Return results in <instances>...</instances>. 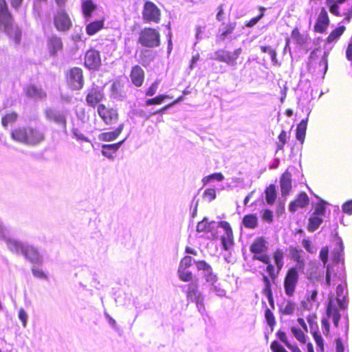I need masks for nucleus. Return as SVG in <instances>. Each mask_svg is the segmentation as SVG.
Listing matches in <instances>:
<instances>
[{
  "instance_id": "nucleus-13",
  "label": "nucleus",
  "mask_w": 352,
  "mask_h": 352,
  "mask_svg": "<svg viewBox=\"0 0 352 352\" xmlns=\"http://www.w3.org/2000/svg\"><path fill=\"white\" fill-rule=\"evenodd\" d=\"M98 113L100 117L107 124H111L118 120L117 111L113 108L108 109L104 104H99Z\"/></svg>"
},
{
  "instance_id": "nucleus-42",
  "label": "nucleus",
  "mask_w": 352,
  "mask_h": 352,
  "mask_svg": "<svg viewBox=\"0 0 352 352\" xmlns=\"http://www.w3.org/2000/svg\"><path fill=\"white\" fill-rule=\"evenodd\" d=\"M166 98H173V97L169 95L161 94L155 98L146 100L145 103L146 105L160 104Z\"/></svg>"
},
{
  "instance_id": "nucleus-27",
  "label": "nucleus",
  "mask_w": 352,
  "mask_h": 352,
  "mask_svg": "<svg viewBox=\"0 0 352 352\" xmlns=\"http://www.w3.org/2000/svg\"><path fill=\"white\" fill-rule=\"evenodd\" d=\"M26 94L28 96L34 99H43L46 98L45 91L41 87L35 85H30L26 89Z\"/></svg>"
},
{
  "instance_id": "nucleus-11",
  "label": "nucleus",
  "mask_w": 352,
  "mask_h": 352,
  "mask_svg": "<svg viewBox=\"0 0 352 352\" xmlns=\"http://www.w3.org/2000/svg\"><path fill=\"white\" fill-rule=\"evenodd\" d=\"M197 269L199 271H202V275L207 283L213 285L218 280V277L216 274L213 272L212 267L207 263L205 261H194Z\"/></svg>"
},
{
  "instance_id": "nucleus-48",
  "label": "nucleus",
  "mask_w": 352,
  "mask_h": 352,
  "mask_svg": "<svg viewBox=\"0 0 352 352\" xmlns=\"http://www.w3.org/2000/svg\"><path fill=\"white\" fill-rule=\"evenodd\" d=\"M224 179V176L221 173H215L208 176L205 177L203 179V182L206 184L212 180L222 181Z\"/></svg>"
},
{
  "instance_id": "nucleus-54",
  "label": "nucleus",
  "mask_w": 352,
  "mask_h": 352,
  "mask_svg": "<svg viewBox=\"0 0 352 352\" xmlns=\"http://www.w3.org/2000/svg\"><path fill=\"white\" fill-rule=\"evenodd\" d=\"M313 336L315 340V342L317 344V346L320 349V350L323 352L324 351V343H323V338H322L321 335L315 331L313 333Z\"/></svg>"
},
{
  "instance_id": "nucleus-12",
  "label": "nucleus",
  "mask_w": 352,
  "mask_h": 352,
  "mask_svg": "<svg viewBox=\"0 0 352 352\" xmlns=\"http://www.w3.org/2000/svg\"><path fill=\"white\" fill-rule=\"evenodd\" d=\"M54 23L57 30L61 32L69 30L72 26L69 16L63 10L57 12L54 16Z\"/></svg>"
},
{
  "instance_id": "nucleus-34",
  "label": "nucleus",
  "mask_w": 352,
  "mask_h": 352,
  "mask_svg": "<svg viewBox=\"0 0 352 352\" xmlns=\"http://www.w3.org/2000/svg\"><path fill=\"white\" fill-rule=\"evenodd\" d=\"M104 27L103 21H96L89 23L86 27V32L88 35L92 36L97 33Z\"/></svg>"
},
{
  "instance_id": "nucleus-19",
  "label": "nucleus",
  "mask_w": 352,
  "mask_h": 352,
  "mask_svg": "<svg viewBox=\"0 0 352 352\" xmlns=\"http://www.w3.org/2000/svg\"><path fill=\"white\" fill-rule=\"evenodd\" d=\"M267 242L263 237H258L254 240L250 245V250L254 255L265 253L267 250Z\"/></svg>"
},
{
  "instance_id": "nucleus-57",
  "label": "nucleus",
  "mask_w": 352,
  "mask_h": 352,
  "mask_svg": "<svg viewBox=\"0 0 352 352\" xmlns=\"http://www.w3.org/2000/svg\"><path fill=\"white\" fill-rule=\"evenodd\" d=\"M193 259L190 256H186L180 261L179 267L180 268H188L192 265Z\"/></svg>"
},
{
  "instance_id": "nucleus-14",
  "label": "nucleus",
  "mask_w": 352,
  "mask_h": 352,
  "mask_svg": "<svg viewBox=\"0 0 352 352\" xmlns=\"http://www.w3.org/2000/svg\"><path fill=\"white\" fill-rule=\"evenodd\" d=\"M101 63L100 52L96 50H88L85 56V65L89 69H98Z\"/></svg>"
},
{
  "instance_id": "nucleus-61",
  "label": "nucleus",
  "mask_w": 352,
  "mask_h": 352,
  "mask_svg": "<svg viewBox=\"0 0 352 352\" xmlns=\"http://www.w3.org/2000/svg\"><path fill=\"white\" fill-rule=\"evenodd\" d=\"M302 253H303V252L302 250L298 249L296 248H294L291 250L292 256L294 258V260L296 261L303 258Z\"/></svg>"
},
{
  "instance_id": "nucleus-63",
  "label": "nucleus",
  "mask_w": 352,
  "mask_h": 352,
  "mask_svg": "<svg viewBox=\"0 0 352 352\" xmlns=\"http://www.w3.org/2000/svg\"><path fill=\"white\" fill-rule=\"evenodd\" d=\"M270 347L273 352H287L286 349L276 340L272 342Z\"/></svg>"
},
{
  "instance_id": "nucleus-29",
  "label": "nucleus",
  "mask_w": 352,
  "mask_h": 352,
  "mask_svg": "<svg viewBox=\"0 0 352 352\" xmlns=\"http://www.w3.org/2000/svg\"><path fill=\"white\" fill-rule=\"evenodd\" d=\"M347 292L345 287L343 285H338L336 288L337 301L341 309H344L346 305V295Z\"/></svg>"
},
{
  "instance_id": "nucleus-25",
  "label": "nucleus",
  "mask_w": 352,
  "mask_h": 352,
  "mask_svg": "<svg viewBox=\"0 0 352 352\" xmlns=\"http://www.w3.org/2000/svg\"><path fill=\"white\" fill-rule=\"evenodd\" d=\"M309 204V197L305 192L300 193L298 198L289 204V210L295 212L298 208H302Z\"/></svg>"
},
{
  "instance_id": "nucleus-51",
  "label": "nucleus",
  "mask_w": 352,
  "mask_h": 352,
  "mask_svg": "<svg viewBox=\"0 0 352 352\" xmlns=\"http://www.w3.org/2000/svg\"><path fill=\"white\" fill-rule=\"evenodd\" d=\"M324 204L325 203L324 201L318 204L316 206V208H315L314 212H313V214H315V215L321 217L322 218L324 217H325V214H326V208H325Z\"/></svg>"
},
{
  "instance_id": "nucleus-24",
  "label": "nucleus",
  "mask_w": 352,
  "mask_h": 352,
  "mask_svg": "<svg viewBox=\"0 0 352 352\" xmlns=\"http://www.w3.org/2000/svg\"><path fill=\"white\" fill-rule=\"evenodd\" d=\"M131 78L135 86H141L144 78V70L139 65L133 67L131 72Z\"/></svg>"
},
{
  "instance_id": "nucleus-62",
  "label": "nucleus",
  "mask_w": 352,
  "mask_h": 352,
  "mask_svg": "<svg viewBox=\"0 0 352 352\" xmlns=\"http://www.w3.org/2000/svg\"><path fill=\"white\" fill-rule=\"evenodd\" d=\"M204 296L199 297V298L193 301L196 304V307L199 311V312L203 314L205 311V306H204Z\"/></svg>"
},
{
  "instance_id": "nucleus-37",
  "label": "nucleus",
  "mask_w": 352,
  "mask_h": 352,
  "mask_svg": "<svg viewBox=\"0 0 352 352\" xmlns=\"http://www.w3.org/2000/svg\"><path fill=\"white\" fill-rule=\"evenodd\" d=\"M235 27V23H230L225 27L224 30H222V32L219 30V34L217 36V41L220 42L224 41L226 37L234 31Z\"/></svg>"
},
{
  "instance_id": "nucleus-16",
  "label": "nucleus",
  "mask_w": 352,
  "mask_h": 352,
  "mask_svg": "<svg viewBox=\"0 0 352 352\" xmlns=\"http://www.w3.org/2000/svg\"><path fill=\"white\" fill-rule=\"evenodd\" d=\"M219 227L224 230V235L221 236V243L226 250H228L233 244V234L231 227L227 221H220Z\"/></svg>"
},
{
  "instance_id": "nucleus-52",
  "label": "nucleus",
  "mask_w": 352,
  "mask_h": 352,
  "mask_svg": "<svg viewBox=\"0 0 352 352\" xmlns=\"http://www.w3.org/2000/svg\"><path fill=\"white\" fill-rule=\"evenodd\" d=\"M159 85H160V80H156L154 82H153L151 84V85L150 86V87L146 90V96H154L157 92Z\"/></svg>"
},
{
  "instance_id": "nucleus-1",
  "label": "nucleus",
  "mask_w": 352,
  "mask_h": 352,
  "mask_svg": "<svg viewBox=\"0 0 352 352\" xmlns=\"http://www.w3.org/2000/svg\"><path fill=\"white\" fill-rule=\"evenodd\" d=\"M9 244L10 245L9 250L11 252L17 254H22L32 264L41 265L43 263V255L36 246L25 243L17 239L10 241Z\"/></svg>"
},
{
  "instance_id": "nucleus-20",
  "label": "nucleus",
  "mask_w": 352,
  "mask_h": 352,
  "mask_svg": "<svg viewBox=\"0 0 352 352\" xmlns=\"http://www.w3.org/2000/svg\"><path fill=\"white\" fill-rule=\"evenodd\" d=\"M47 46L51 55H56L63 47L62 40L56 35H51L47 39Z\"/></svg>"
},
{
  "instance_id": "nucleus-30",
  "label": "nucleus",
  "mask_w": 352,
  "mask_h": 352,
  "mask_svg": "<svg viewBox=\"0 0 352 352\" xmlns=\"http://www.w3.org/2000/svg\"><path fill=\"white\" fill-rule=\"evenodd\" d=\"M346 28L344 26H340L333 30L330 34L328 36L326 40V44H331L336 43L340 36L344 32Z\"/></svg>"
},
{
  "instance_id": "nucleus-28",
  "label": "nucleus",
  "mask_w": 352,
  "mask_h": 352,
  "mask_svg": "<svg viewBox=\"0 0 352 352\" xmlns=\"http://www.w3.org/2000/svg\"><path fill=\"white\" fill-rule=\"evenodd\" d=\"M307 122H308V116L301 120V122L298 124L296 129V139L299 140L301 144L304 142L306 130L307 127Z\"/></svg>"
},
{
  "instance_id": "nucleus-59",
  "label": "nucleus",
  "mask_w": 352,
  "mask_h": 352,
  "mask_svg": "<svg viewBox=\"0 0 352 352\" xmlns=\"http://www.w3.org/2000/svg\"><path fill=\"white\" fill-rule=\"evenodd\" d=\"M328 255H329V249L327 247H323L320 252V258L322 261L324 266H326V264L328 261Z\"/></svg>"
},
{
  "instance_id": "nucleus-36",
  "label": "nucleus",
  "mask_w": 352,
  "mask_h": 352,
  "mask_svg": "<svg viewBox=\"0 0 352 352\" xmlns=\"http://www.w3.org/2000/svg\"><path fill=\"white\" fill-rule=\"evenodd\" d=\"M322 221V217L312 214L309 219L308 230L310 232H314L319 228Z\"/></svg>"
},
{
  "instance_id": "nucleus-35",
  "label": "nucleus",
  "mask_w": 352,
  "mask_h": 352,
  "mask_svg": "<svg viewBox=\"0 0 352 352\" xmlns=\"http://www.w3.org/2000/svg\"><path fill=\"white\" fill-rule=\"evenodd\" d=\"M96 8V6L91 0H85L82 3V10L85 16L87 19L91 15L92 12Z\"/></svg>"
},
{
  "instance_id": "nucleus-3",
  "label": "nucleus",
  "mask_w": 352,
  "mask_h": 352,
  "mask_svg": "<svg viewBox=\"0 0 352 352\" xmlns=\"http://www.w3.org/2000/svg\"><path fill=\"white\" fill-rule=\"evenodd\" d=\"M12 138L16 142L28 145H36L43 141L44 133L32 127H19L12 132Z\"/></svg>"
},
{
  "instance_id": "nucleus-18",
  "label": "nucleus",
  "mask_w": 352,
  "mask_h": 352,
  "mask_svg": "<svg viewBox=\"0 0 352 352\" xmlns=\"http://www.w3.org/2000/svg\"><path fill=\"white\" fill-rule=\"evenodd\" d=\"M104 94L98 87H93L89 91L86 101L89 105L94 107L102 100Z\"/></svg>"
},
{
  "instance_id": "nucleus-32",
  "label": "nucleus",
  "mask_w": 352,
  "mask_h": 352,
  "mask_svg": "<svg viewBox=\"0 0 352 352\" xmlns=\"http://www.w3.org/2000/svg\"><path fill=\"white\" fill-rule=\"evenodd\" d=\"M295 309L296 304L292 300H287L279 305V311L284 315H292Z\"/></svg>"
},
{
  "instance_id": "nucleus-8",
  "label": "nucleus",
  "mask_w": 352,
  "mask_h": 352,
  "mask_svg": "<svg viewBox=\"0 0 352 352\" xmlns=\"http://www.w3.org/2000/svg\"><path fill=\"white\" fill-rule=\"evenodd\" d=\"M299 280V274L295 269H289L284 279L285 294L289 297L294 296Z\"/></svg>"
},
{
  "instance_id": "nucleus-10",
  "label": "nucleus",
  "mask_w": 352,
  "mask_h": 352,
  "mask_svg": "<svg viewBox=\"0 0 352 352\" xmlns=\"http://www.w3.org/2000/svg\"><path fill=\"white\" fill-rule=\"evenodd\" d=\"M142 17L147 22L159 23L160 10L153 2L147 1L144 5Z\"/></svg>"
},
{
  "instance_id": "nucleus-9",
  "label": "nucleus",
  "mask_w": 352,
  "mask_h": 352,
  "mask_svg": "<svg viewBox=\"0 0 352 352\" xmlns=\"http://www.w3.org/2000/svg\"><path fill=\"white\" fill-rule=\"evenodd\" d=\"M67 83L73 90H80L84 85L82 70L79 67L72 68L67 74Z\"/></svg>"
},
{
  "instance_id": "nucleus-41",
  "label": "nucleus",
  "mask_w": 352,
  "mask_h": 352,
  "mask_svg": "<svg viewBox=\"0 0 352 352\" xmlns=\"http://www.w3.org/2000/svg\"><path fill=\"white\" fill-rule=\"evenodd\" d=\"M291 331L294 336L301 343L305 344L307 342V336L304 332L299 328L292 327Z\"/></svg>"
},
{
  "instance_id": "nucleus-5",
  "label": "nucleus",
  "mask_w": 352,
  "mask_h": 352,
  "mask_svg": "<svg viewBox=\"0 0 352 352\" xmlns=\"http://www.w3.org/2000/svg\"><path fill=\"white\" fill-rule=\"evenodd\" d=\"M160 33L153 28H144L140 34L138 42L144 47H155L160 44Z\"/></svg>"
},
{
  "instance_id": "nucleus-23",
  "label": "nucleus",
  "mask_w": 352,
  "mask_h": 352,
  "mask_svg": "<svg viewBox=\"0 0 352 352\" xmlns=\"http://www.w3.org/2000/svg\"><path fill=\"white\" fill-rule=\"evenodd\" d=\"M124 129V124H120L114 131L104 132L99 134L98 140L104 142H111L115 140L122 133Z\"/></svg>"
},
{
  "instance_id": "nucleus-22",
  "label": "nucleus",
  "mask_w": 352,
  "mask_h": 352,
  "mask_svg": "<svg viewBox=\"0 0 352 352\" xmlns=\"http://www.w3.org/2000/svg\"><path fill=\"white\" fill-rule=\"evenodd\" d=\"M281 194L286 197L292 188V175L289 172H285L280 180Z\"/></svg>"
},
{
  "instance_id": "nucleus-26",
  "label": "nucleus",
  "mask_w": 352,
  "mask_h": 352,
  "mask_svg": "<svg viewBox=\"0 0 352 352\" xmlns=\"http://www.w3.org/2000/svg\"><path fill=\"white\" fill-rule=\"evenodd\" d=\"M201 296H204L198 290L197 283H191L187 285L186 297L188 300L193 302Z\"/></svg>"
},
{
  "instance_id": "nucleus-40",
  "label": "nucleus",
  "mask_w": 352,
  "mask_h": 352,
  "mask_svg": "<svg viewBox=\"0 0 352 352\" xmlns=\"http://www.w3.org/2000/svg\"><path fill=\"white\" fill-rule=\"evenodd\" d=\"M274 259L278 269V272L282 269L284 265V252L281 249H277L274 253Z\"/></svg>"
},
{
  "instance_id": "nucleus-60",
  "label": "nucleus",
  "mask_w": 352,
  "mask_h": 352,
  "mask_svg": "<svg viewBox=\"0 0 352 352\" xmlns=\"http://www.w3.org/2000/svg\"><path fill=\"white\" fill-rule=\"evenodd\" d=\"M19 318L21 321L23 327H26L28 316L23 308H21L19 310Z\"/></svg>"
},
{
  "instance_id": "nucleus-38",
  "label": "nucleus",
  "mask_w": 352,
  "mask_h": 352,
  "mask_svg": "<svg viewBox=\"0 0 352 352\" xmlns=\"http://www.w3.org/2000/svg\"><path fill=\"white\" fill-rule=\"evenodd\" d=\"M243 223L245 227L254 229L257 227L258 219L255 214H248L243 217Z\"/></svg>"
},
{
  "instance_id": "nucleus-2",
  "label": "nucleus",
  "mask_w": 352,
  "mask_h": 352,
  "mask_svg": "<svg viewBox=\"0 0 352 352\" xmlns=\"http://www.w3.org/2000/svg\"><path fill=\"white\" fill-rule=\"evenodd\" d=\"M0 29L13 38L16 44L20 43L21 32L17 26L12 25V18L6 0H0Z\"/></svg>"
},
{
  "instance_id": "nucleus-43",
  "label": "nucleus",
  "mask_w": 352,
  "mask_h": 352,
  "mask_svg": "<svg viewBox=\"0 0 352 352\" xmlns=\"http://www.w3.org/2000/svg\"><path fill=\"white\" fill-rule=\"evenodd\" d=\"M261 50L263 53H267L270 56L272 62L274 65H279L276 58V52L270 46H261Z\"/></svg>"
},
{
  "instance_id": "nucleus-53",
  "label": "nucleus",
  "mask_w": 352,
  "mask_h": 352,
  "mask_svg": "<svg viewBox=\"0 0 352 352\" xmlns=\"http://www.w3.org/2000/svg\"><path fill=\"white\" fill-rule=\"evenodd\" d=\"M204 198L210 202L216 198V191L214 188H208L204 192Z\"/></svg>"
},
{
  "instance_id": "nucleus-33",
  "label": "nucleus",
  "mask_w": 352,
  "mask_h": 352,
  "mask_svg": "<svg viewBox=\"0 0 352 352\" xmlns=\"http://www.w3.org/2000/svg\"><path fill=\"white\" fill-rule=\"evenodd\" d=\"M327 314L329 317L332 318L333 322L335 327H337L338 326L339 321L340 319V314L338 309L335 306L332 305L331 302H329L328 305Z\"/></svg>"
},
{
  "instance_id": "nucleus-44",
  "label": "nucleus",
  "mask_w": 352,
  "mask_h": 352,
  "mask_svg": "<svg viewBox=\"0 0 352 352\" xmlns=\"http://www.w3.org/2000/svg\"><path fill=\"white\" fill-rule=\"evenodd\" d=\"M177 273L179 278L184 282L190 281L192 278V272L187 270L186 268L179 267Z\"/></svg>"
},
{
  "instance_id": "nucleus-4",
  "label": "nucleus",
  "mask_w": 352,
  "mask_h": 352,
  "mask_svg": "<svg viewBox=\"0 0 352 352\" xmlns=\"http://www.w3.org/2000/svg\"><path fill=\"white\" fill-rule=\"evenodd\" d=\"M325 4L335 16L349 17L352 15V0H325Z\"/></svg>"
},
{
  "instance_id": "nucleus-7",
  "label": "nucleus",
  "mask_w": 352,
  "mask_h": 352,
  "mask_svg": "<svg viewBox=\"0 0 352 352\" xmlns=\"http://www.w3.org/2000/svg\"><path fill=\"white\" fill-rule=\"evenodd\" d=\"M47 120L60 125L64 131L67 129V112L54 108H47L45 111Z\"/></svg>"
},
{
  "instance_id": "nucleus-58",
  "label": "nucleus",
  "mask_w": 352,
  "mask_h": 352,
  "mask_svg": "<svg viewBox=\"0 0 352 352\" xmlns=\"http://www.w3.org/2000/svg\"><path fill=\"white\" fill-rule=\"evenodd\" d=\"M276 336L287 348L292 345V344L288 341L287 335L284 331L279 330L276 333Z\"/></svg>"
},
{
  "instance_id": "nucleus-46",
  "label": "nucleus",
  "mask_w": 352,
  "mask_h": 352,
  "mask_svg": "<svg viewBox=\"0 0 352 352\" xmlns=\"http://www.w3.org/2000/svg\"><path fill=\"white\" fill-rule=\"evenodd\" d=\"M31 270H32V273L33 276L35 278L42 279V280H47L48 279L47 275L43 270H41L37 267L33 266L32 267Z\"/></svg>"
},
{
  "instance_id": "nucleus-64",
  "label": "nucleus",
  "mask_w": 352,
  "mask_h": 352,
  "mask_svg": "<svg viewBox=\"0 0 352 352\" xmlns=\"http://www.w3.org/2000/svg\"><path fill=\"white\" fill-rule=\"evenodd\" d=\"M252 259L258 260L259 261L263 262L265 264L268 263L271 261L270 256L265 253L254 255Z\"/></svg>"
},
{
  "instance_id": "nucleus-17",
  "label": "nucleus",
  "mask_w": 352,
  "mask_h": 352,
  "mask_svg": "<svg viewBox=\"0 0 352 352\" xmlns=\"http://www.w3.org/2000/svg\"><path fill=\"white\" fill-rule=\"evenodd\" d=\"M329 23V19L328 14L325 8H322L318 15L317 21L314 26L316 32L319 33H323L326 31Z\"/></svg>"
},
{
  "instance_id": "nucleus-6",
  "label": "nucleus",
  "mask_w": 352,
  "mask_h": 352,
  "mask_svg": "<svg viewBox=\"0 0 352 352\" xmlns=\"http://www.w3.org/2000/svg\"><path fill=\"white\" fill-rule=\"evenodd\" d=\"M242 52L241 47L230 52L224 50H218L210 56V59L219 60L227 65L234 67L236 65V60Z\"/></svg>"
},
{
  "instance_id": "nucleus-49",
  "label": "nucleus",
  "mask_w": 352,
  "mask_h": 352,
  "mask_svg": "<svg viewBox=\"0 0 352 352\" xmlns=\"http://www.w3.org/2000/svg\"><path fill=\"white\" fill-rule=\"evenodd\" d=\"M17 118V115L15 113H10L6 114L3 118H2V125L4 127H6L8 124L12 123L16 121Z\"/></svg>"
},
{
  "instance_id": "nucleus-50",
  "label": "nucleus",
  "mask_w": 352,
  "mask_h": 352,
  "mask_svg": "<svg viewBox=\"0 0 352 352\" xmlns=\"http://www.w3.org/2000/svg\"><path fill=\"white\" fill-rule=\"evenodd\" d=\"M265 318L268 325L272 328V330H273V327L276 324V320L273 313L270 311V309H266L265 312Z\"/></svg>"
},
{
  "instance_id": "nucleus-15",
  "label": "nucleus",
  "mask_w": 352,
  "mask_h": 352,
  "mask_svg": "<svg viewBox=\"0 0 352 352\" xmlns=\"http://www.w3.org/2000/svg\"><path fill=\"white\" fill-rule=\"evenodd\" d=\"M14 233L15 228L9 224L5 223L0 218V240L3 241L6 243L8 249L10 248V241L16 239V238L13 237Z\"/></svg>"
},
{
  "instance_id": "nucleus-56",
  "label": "nucleus",
  "mask_w": 352,
  "mask_h": 352,
  "mask_svg": "<svg viewBox=\"0 0 352 352\" xmlns=\"http://www.w3.org/2000/svg\"><path fill=\"white\" fill-rule=\"evenodd\" d=\"M210 291L215 293L217 296L223 297L226 294V292L225 289L221 288L219 285H216L214 284L211 285Z\"/></svg>"
},
{
  "instance_id": "nucleus-21",
  "label": "nucleus",
  "mask_w": 352,
  "mask_h": 352,
  "mask_svg": "<svg viewBox=\"0 0 352 352\" xmlns=\"http://www.w3.org/2000/svg\"><path fill=\"white\" fill-rule=\"evenodd\" d=\"M126 139L123 140L112 144H103L102 145V151L101 153L103 156L107 157L108 159L113 160V154L116 153V151L120 148V146L123 144Z\"/></svg>"
},
{
  "instance_id": "nucleus-31",
  "label": "nucleus",
  "mask_w": 352,
  "mask_h": 352,
  "mask_svg": "<svg viewBox=\"0 0 352 352\" xmlns=\"http://www.w3.org/2000/svg\"><path fill=\"white\" fill-rule=\"evenodd\" d=\"M214 224V221L209 222L208 219L205 217L197 223L196 230L197 232H210L212 231Z\"/></svg>"
},
{
  "instance_id": "nucleus-45",
  "label": "nucleus",
  "mask_w": 352,
  "mask_h": 352,
  "mask_svg": "<svg viewBox=\"0 0 352 352\" xmlns=\"http://www.w3.org/2000/svg\"><path fill=\"white\" fill-rule=\"evenodd\" d=\"M263 280L264 283V288L263 289V294L265 296L273 295L272 288H271V283H270L269 278L267 276L263 275Z\"/></svg>"
},
{
  "instance_id": "nucleus-55",
  "label": "nucleus",
  "mask_w": 352,
  "mask_h": 352,
  "mask_svg": "<svg viewBox=\"0 0 352 352\" xmlns=\"http://www.w3.org/2000/svg\"><path fill=\"white\" fill-rule=\"evenodd\" d=\"M302 245L304 248L311 254H314L316 252V248L312 245L311 241L307 239H303Z\"/></svg>"
},
{
  "instance_id": "nucleus-39",
  "label": "nucleus",
  "mask_w": 352,
  "mask_h": 352,
  "mask_svg": "<svg viewBox=\"0 0 352 352\" xmlns=\"http://www.w3.org/2000/svg\"><path fill=\"white\" fill-rule=\"evenodd\" d=\"M276 198V187L274 184L270 185L265 190V199L268 204H274Z\"/></svg>"
},
{
  "instance_id": "nucleus-47",
  "label": "nucleus",
  "mask_w": 352,
  "mask_h": 352,
  "mask_svg": "<svg viewBox=\"0 0 352 352\" xmlns=\"http://www.w3.org/2000/svg\"><path fill=\"white\" fill-rule=\"evenodd\" d=\"M343 249V243L340 241L338 243V247H336L334 250L333 261L335 262L338 263L342 259Z\"/></svg>"
}]
</instances>
